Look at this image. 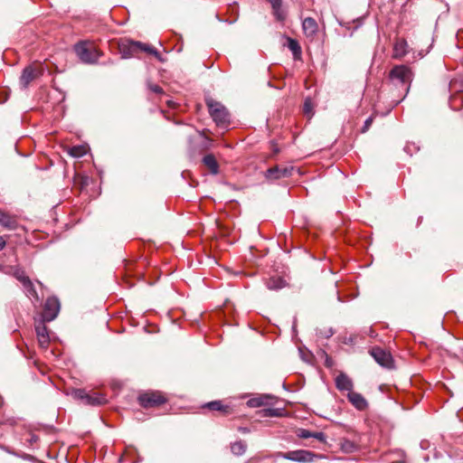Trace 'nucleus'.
I'll use <instances>...</instances> for the list:
<instances>
[{
	"mask_svg": "<svg viewBox=\"0 0 463 463\" xmlns=\"http://www.w3.org/2000/svg\"><path fill=\"white\" fill-rule=\"evenodd\" d=\"M302 29L307 37L313 38L318 30L316 20L312 17H307L302 22Z\"/></svg>",
	"mask_w": 463,
	"mask_h": 463,
	"instance_id": "nucleus-14",
	"label": "nucleus"
},
{
	"mask_svg": "<svg viewBox=\"0 0 463 463\" xmlns=\"http://www.w3.org/2000/svg\"><path fill=\"white\" fill-rule=\"evenodd\" d=\"M335 386L339 391L352 392L353 381L344 373H339L335 378Z\"/></svg>",
	"mask_w": 463,
	"mask_h": 463,
	"instance_id": "nucleus-15",
	"label": "nucleus"
},
{
	"mask_svg": "<svg viewBox=\"0 0 463 463\" xmlns=\"http://www.w3.org/2000/svg\"><path fill=\"white\" fill-rule=\"evenodd\" d=\"M203 162L209 168L211 173L214 175L218 173L219 165L213 155L209 154L204 156Z\"/></svg>",
	"mask_w": 463,
	"mask_h": 463,
	"instance_id": "nucleus-23",
	"label": "nucleus"
},
{
	"mask_svg": "<svg viewBox=\"0 0 463 463\" xmlns=\"http://www.w3.org/2000/svg\"><path fill=\"white\" fill-rule=\"evenodd\" d=\"M272 397L270 395H260L254 398H250L247 402V405L250 408H259L269 403V401Z\"/></svg>",
	"mask_w": 463,
	"mask_h": 463,
	"instance_id": "nucleus-21",
	"label": "nucleus"
},
{
	"mask_svg": "<svg viewBox=\"0 0 463 463\" xmlns=\"http://www.w3.org/2000/svg\"><path fill=\"white\" fill-rule=\"evenodd\" d=\"M412 76L411 70L406 65H395L389 73V78L393 84L404 88L405 95L410 90Z\"/></svg>",
	"mask_w": 463,
	"mask_h": 463,
	"instance_id": "nucleus-2",
	"label": "nucleus"
},
{
	"mask_svg": "<svg viewBox=\"0 0 463 463\" xmlns=\"http://www.w3.org/2000/svg\"><path fill=\"white\" fill-rule=\"evenodd\" d=\"M209 113L217 126L225 127L230 123V115L226 108L220 102L208 100Z\"/></svg>",
	"mask_w": 463,
	"mask_h": 463,
	"instance_id": "nucleus-5",
	"label": "nucleus"
},
{
	"mask_svg": "<svg viewBox=\"0 0 463 463\" xmlns=\"http://www.w3.org/2000/svg\"><path fill=\"white\" fill-rule=\"evenodd\" d=\"M278 457L299 463L313 462L315 459L322 458L321 455H317L314 452L305 449H297L288 452H279Z\"/></svg>",
	"mask_w": 463,
	"mask_h": 463,
	"instance_id": "nucleus-6",
	"label": "nucleus"
},
{
	"mask_svg": "<svg viewBox=\"0 0 463 463\" xmlns=\"http://www.w3.org/2000/svg\"><path fill=\"white\" fill-rule=\"evenodd\" d=\"M13 276L21 283L23 284L29 277L26 276L25 272L21 269H18L16 268L14 272H13Z\"/></svg>",
	"mask_w": 463,
	"mask_h": 463,
	"instance_id": "nucleus-27",
	"label": "nucleus"
},
{
	"mask_svg": "<svg viewBox=\"0 0 463 463\" xmlns=\"http://www.w3.org/2000/svg\"><path fill=\"white\" fill-rule=\"evenodd\" d=\"M305 114H309L312 110V105L311 102L307 99L305 100L304 108H303Z\"/></svg>",
	"mask_w": 463,
	"mask_h": 463,
	"instance_id": "nucleus-33",
	"label": "nucleus"
},
{
	"mask_svg": "<svg viewBox=\"0 0 463 463\" xmlns=\"http://www.w3.org/2000/svg\"><path fill=\"white\" fill-rule=\"evenodd\" d=\"M288 48L292 52L294 58L298 59L301 55V47L298 42L295 39H288Z\"/></svg>",
	"mask_w": 463,
	"mask_h": 463,
	"instance_id": "nucleus-24",
	"label": "nucleus"
},
{
	"mask_svg": "<svg viewBox=\"0 0 463 463\" xmlns=\"http://www.w3.org/2000/svg\"><path fill=\"white\" fill-rule=\"evenodd\" d=\"M205 408H208L212 411H219L224 413H228L229 407L222 405L221 401H213L204 405Z\"/></svg>",
	"mask_w": 463,
	"mask_h": 463,
	"instance_id": "nucleus-26",
	"label": "nucleus"
},
{
	"mask_svg": "<svg viewBox=\"0 0 463 463\" xmlns=\"http://www.w3.org/2000/svg\"><path fill=\"white\" fill-rule=\"evenodd\" d=\"M37 72L32 66L24 69L20 77V84L23 88H27L28 85L37 77Z\"/></svg>",
	"mask_w": 463,
	"mask_h": 463,
	"instance_id": "nucleus-16",
	"label": "nucleus"
},
{
	"mask_svg": "<svg viewBox=\"0 0 463 463\" xmlns=\"http://www.w3.org/2000/svg\"><path fill=\"white\" fill-rule=\"evenodd\" d=\"M311 438H314L316 439H317L318 441L320 442H326V434L322 431H316V432H312L311 433Z\"/></svg>",
	"mask_w": 463,
	"mask_h": 463,
	"instance_id": "nucleus-30",
	"label": "nucleus"
},
{
	"mask_svg": "<svg viewBox=\"0 0 463 463\" xmlns=\"http://www.w3.org/2000/svg\"><path fill=\"white\" fill-rule=\"evenodd\" d=\"M239 431L245 434V433H249L250 430L247 427H240Z\"/></svg>",
	"mask_w": 463,
	"mask_h": 463,
	"instance_id": "nucleus-37",
	"label": "nucleus"
},
{
	"mask_svg": "<svg viewBox=\"0 0 463 463\" xmlns=\"http://www.w3.org/2000/svg\"><path fill=\"white\" fill-rule=\"evenodd\" d=\"M23 288H24V291L25 293V295L33 299L34 301L38 302L39 301V296L35 290V288L33 286V283L32 282V280L30 279V278H28L23 284H22Z\"/></svg>",
	"mask_w": 463,
	"mask_h": 463,
	"instance_id": "nucleus-20",
	"label": "nucleus"
},
{
	"mask_svg": "<svg viewBox=\"0 0 463 463\" xmlns=\"http://www.w3.org/2000/svg\"><path fill=\"white\" fill-rule=\"evenodd\" d=\"M165 398L159 392H148L138 396V402L144 408H152L165 402Z\"/></svg>",
	"mask_w": 463,
	"mask_h": 463,
	"instance_id": "nucleus-9",
	"label": "nucleus"
},
{
	"mask_svg": "<svg viewBox=\"0 0 463 463\" xmlns=\"http://www.w3.org/2000/svg\"><path fill=\"white\" fill-rule=\"evenodd\" d=\"M287 286V282L281 277H271L266 281V287L269 290H279Z\"/></svg>",
	"mask_w": 463,
	"mask_h": 463,
	"instance_id": "nucleus-19",
	"label": "nucleus"
},
{
	"mask_svg": "<svg viewBox=\"0 0 463 463\" xmlns=\"http://www.w3.org/2000/svg\"><path fill=\"white\" fill-rule=\"evenodd\" d=\"M371 355L373 357L375 362L380 365L391 368L392 366V357L390 353H387L381 347H373L370 351Z\"/></svg>",
	"mask_w": 463,
	"mask_h": 463,
	"instance_id": "nucleus-10",
	"label": "nucleus"
},
{
	"mask_svg": "<svg viewBox=\"0 0 463 463\" xmlns=\"http://www.w3.org/2000/svg\"><path fill=\"white\" fill-rule=\"evenodd\" d=\"M45 321H41L35 326V332L37 335L39 345L42 348L46 349L50 343L49 331L44 325Z\"/></svg>",
	"mask_w": 463,
	"mask_h": 463,
	"instance_id": "nucleus-12",
	"label": "nucleus"
},
{
	"mask_svg": "<svg viewBox=\"0 0 463 463\" xmlns=\"http://www.w3.org/2000/svg\"><path fill=\"white\" fill-rule=\"evenodd\" d=\"M373 117H369L368 118L365 119L364 126L361 129L362 133H365L370 128V127L373 124Z\"/></svg>",
	"mask_w": 463,
	"mask_h": 463,
	"instance_id": "nucleus-31",
	"label": "nucleus"
},
{
	"mask_svg": "<svg viewBox=\"0 0 463 463\" xmlns=\"http://www.w3.org/2000/svg\"><path fill=\"white\" fill-rule=\"evenodd\" d=\"M38 440V437L36 435H32L30 441L36 442Z\"/></svg>",
	"mask_w": 463,
	"mask_h": 463,
	"instance_id": "nucleus-38",
	"label": "nucleus"
},
{
	"mask_svg": "<svg viewBox=\"0 0 463 463\" xmlns=\"http://www.w3.org/2000/svg\"><path fill=\"white\" fill-rule=\"evenodd\" d=\"M294 170L293 166L280 167L279 165L269 168L265 173V177L268 180H277L283 177H288L292 175Z\"/></svg>",
	"mask_w": 463,
	"mask_h": 463,
	"instance_id": "nucleus-11",
	"label": "nucleus"
},
{
	"mask_svg": "<svg viewBox=\"0 0 463 463\" xmlns=\"http://www.w3.org/2000/svg\"><path fill=\"white\" fill-rule=\"evenodd\" d=\"M60 309L61 304L59 299L56 297L48 298L43 306V320L46 322L54 320L59 315Z\"/></svg>",
	"mask_w": 463,
	"mask_h": 463,
	"instance_id": "nucleus-8",
	"label": "nucleus"
},
{
	"mask_svg": "<svg viewBox=\"0 0 463 463\" xmlns=\"http://www.w3.org/2000/svg\"><path fill=\"white\" fill-rule=\"evenodd\" d=\"M334 335V331L332 328H328L325 333H324V336L326 338H329L331 337L332 335Z\"/></svg>",
	"mask_w": 463,
	"mask_h": 463,
	"instance_id": "nucleus-35",
	"label": "nucleus"
},
{
	"mask_svg": "<svg viewBox=\"0 0 463 463\" xmlns=\"http://www.w3.org/2000/svg\"><path fill=\"white\" fill-rule=\"evenodd\" d=\"M347 398L353 406L359 411H364L368 407L367 401L361 393L352 391L348 392Z\"/></svg>",
	"mask_w": 463,
	"mask_h": 463,
	"instance_id": "nucleus-13",
	"label": "nucleus"
},
{
	"mask_svg": "<svg viewBox=\"0 0 463 463\" xmlns=\"http://www.w3.org/2000/svg\"><path fill=\"white\" fill-rule=\"evenodd\" d=\"M449 106L458 110L463 106V76L455 78L449 82Z\"/></svg>",
	"mask_w": 463,
	"mask_h": 463,
	"instance_id": "nucleus-4",
	"label": "nucleus"
},
{
	"mask_svg": "<svg viewBox=\"0 0 463 463\" xmlns=\"http://www.w3.org/2000/svg\"><path fill=\"white\" fill-rule=\"evenodd\" d=\"M312 431L306 429H298L297 430V436L300 439H309L311 438Z\"/></svg>",
	"mask_w": 463,
	"mask_h": 463,
	"instance_id": "nucleus-29",
	"label": "nucleus"
},
{
	"mask_svg": "<svg viewBox=\"0 0 463 463\" xmlns=\"http://www.w3.org/2000/svg\"><path fill=\"white\" fill-rule=\"evenodd\" d=\"M409 45L404 39L397 40L393 47V57L402 58L408 53Z\"/></svg>",
	"mask_w": 463,
	"mask_h": 463,
	"instance_id": "nucleus-18",
	"label": "nucleus"
},
{
	"mask_svg": "<svg viewBox=\"0 0 463 463\" xmlns=\"http://www.w3.org/2000/svg\"><path fill=\"white\" fill-rule=\"evenodd\" d=\"M148 88L156 94H160L163 92L162 88L156 84H148Z\"/></svg>",
	"mask_w": 463,
	"mask_h": 463,
	"instance_id": "nucleus-32",
	"label": "nucleus"
},
{
	"mask_svg": "<svg viewBox=\"0 0 463 463\" xmlns=\"http://www.w3.org/2000/svg\"><path fill=\"white\" fill-rule=\"evenodd\" d=\"M268 1L270 2V4L272 5V6L274 8H276L277 6H279L281 4V0H268Z\"/></svg>",
	"mask_w": 463,
	"mask_h": 463,
	"instance_id": "nucleus-36",
	"label": "nucleus"
},
{
	"mask_svg": "<svg viewBox=\"0 0 463 463\" xmlns=\"http://www.w3.org/2000/svg\"><path fill=\"white\" fill-rule=\"evenodd\" d=\"M77 56L84 63H95L98 61L100 53L95 48H89L86 43H79L74 47Z\"/></svg>",
	"mask_w": 463,
	"mask_h": 463,
	"instance_id": "nucleus-7",
	"label": "nucleus"
},
{
	"mask_svg": "<svg viewBox=\"0 0 463 463\" xmlns=\"http://www.w3.org/2000/svg\"><path fill=\"white\" fill-rule=\"evenodd\" d=\"M119 49L123 58H129L144 52L155 56L160 61H164L156 49L141 42L128 40L119 45Z\"/></svg>",
	"mask_w": 463,
	"mask_h": 463,
	"instance_id": "nucleus-1",
	"label": "nucleus"
},
{
	"mask_svg": "<svg viewBox=\"0 0 463 463\" xmlns=\"http://www.w3.org/2000/svg\"><path fill=\"white\" fill-rule=\"evenodd\" d=\"M0 225L10 231H14L17 228L18 223L14 217L0 210Z\"/></svg>",
	"mask_w": 463,
	"mask_h": 463,
	"instance_id": "nucleus-17",
	"label": "nucleus"
},
{
	"mask_svg": "<svg viewBox=\"0 0 463 463\" xmlns=\"http://www.w3.org/2000/svg\"><path fill=\"white\" fill-rule=\"evenodd\" d=\"M247 449V443L244 440H237L231 443V451L234 456H242Z\"/></svg>",
	"mask_w": 463,
	"mask_h": 463,
	"instance_id": "nucleus-22",
	"label": "nucleus"
},
{
	"mask_svg": "<svg viewBox=\"0 0 463 463\" xmlns=\"http://www.w3.org/2000/svg\"><path fill=\"white\" fill-rule=\"evenodd\" d=\"M88 152V147L84 145L73 146L70 148L69 154L73 157H81Z\"/></svg>",
	"mask_w": 463,
	"mask_h": 463,
	"instance_id": "nucleus-25",
	"label": "nucleus"
},
{
	"mask_svg": "<svg viewBox=\"0 0 463 463\" xmlns=\"http://www.w3.org/2000/svg\"><path fill=\"white\" fill-rule=\"evenodd\" d=\"M7 236H0V251L5 249L6 245Z\"/></svg>",
	"mask_w": 463,
	"mask_h": 463,
	"instance_id": "nucleus-34",
	"label": "nucleus"
},
{
	"mask_svg": "<svg viewBox=\"0 0 463 463\" xmlns=\"http://www.w3.org/2000/svg\"><path fill=\"white\" fill-rule=\"evenodd\" d=\"M72 396L75 400L80 401L85 405L99 406L107 402L105 395L94 392L87 391L85 389H75L72 391Z\"/></svg>",
	"mask_w": 463,
	"mask_h": 463,
	"instance_id": "nucleus-3",
	"label": "nucleus"
},
{
	"mask_svg": "<svg viewBox=\"0 0 463 463\" xmlns=\"http://www.w3.org/2000/svg\"><path fill=\"white\" fill-rule=\"evenodd\" d=\"M282 415L280 409L268 408L263 410V416L266 417H279Z\"/></svg>",
	"mask_w": 463,
	"mask_h": 463,
	"instance_id": "nucleus-28",
	"label": "nucleus"
}]
</instances>
